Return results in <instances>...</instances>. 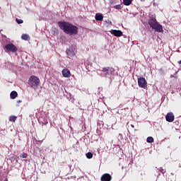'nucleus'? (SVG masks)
<instances>
[{"mask_svg":"<svg viewBox=\"0 0 181 181\" xmlns=\"http://www.w3.org/2000/svg\"><path fill=\"white\" fill-rule=\"evenodd\" d=\"M21 39L23 40H29L30 39V37H29V35H28V34H23L21 35Z\"/></svg>","mask_w":181,"mask_h":181,"instance_id":"nucleus-15","label":"nucleus"},{"mask_svg":"<svg viewBox=\"0 0 181 181\" xmlns=\"http://www.w3.org/2000/svg\"><path fill=\"white\" fill-rule=\"evenodd\" d=\"M6 181H8V180H6Z\"/></svg>","mask_w":181,"mask_h":181,"instance_id":"nucleus-29","label":"nucleus"},{"mask_svg":"<svg viewBox=\"0 0 181 181\" xmlns=\"http://www.w3.org/2000/svg\"><path fill=\"white\" fill-rule=\"evenodd\" d=\"M38 122H40V124H43L44 125L49 124L46 114L44 113L42 116L39 117Z\"/></svg>","mask_w":181,"mask_h":181,"instance_id":"nucleus-7","label":"nucleus"},{"mask_svg":"<svg viewBox=\"0 0 181 181\" xmlns=\"http://www.w3.org/2000/svg\"><path fill=\"white\" fill-rule=\"evenodd\" d=\"M165 119L168 122H173L175 121V115L172 112H168L165 116Z\"/></svg>","mask_w":181,"mask_h":181,"instance_id":"nucleus-8","label":"nucleus"},{"mask_svg":"<svg viewBox=\"0 0 181 181\" xmlns=\"http://www.w3.org/2000/svg\"><path fill=\"white\" fill-rule=\"evenodd\" d=\"M16 21L18 25L23 23V20H22V19L16 18Z\"/></svg>","mask_w":181,"mask_h":181,"instance_id":"nucleus-21","label":"nucleus"},{"mask_svg":"<svg viewBox=\"0 0 181 181\" xmlns=\"http://www.w3.org/2000/svg\"><path fill=\"white\" fill-rule=\"evenodd\" d=\"M179 64H181V60L178 62Z\"/></svg>","mask_w":181,"mask_h":181,"instance_id":"nucleus-27","label":"nucleus"},{"mask_svg":"<svg viewBox=\"0 0 181 181\" xmlns=\"http://www.w3.org/2000/svg\"><path fill=\"white\" fill-rule=\"evenodd\" d=\"M70 70L67 69H64L62 70V76L64 77H70Z\"/></svg>","mask_w":181,"mask_h":181,"instance_id":"nucleus-11","label":"nucleus"},{"mask_svg":"<svg viewBox=\"0 0 181 181\" xmlns=\"http://www.w3.org/2000/svg\"><path fill=\"white\" fill-rule=\"evenodd\" d=\"M110 33L112 35H114V36H115L116 37H121V36H122L123 35L122 31L118 30H112L110 31Z\"/></svg>","mask_w":181,"mask_h":181,"instance_id":"nucleus-10","label":"nucleus"},{"mask_svg":"<svg viewBox=\"0 0 181 181\" xmlns=\"http://www.w3.org/2000/svg\"><path fill=\"white\" fill-rule=\"evenodd\" d=\"M141 2H145V0H141Z\"/></svg>","mask_w":181,"mask_h":181,"instance_id":"nucleus-28","label":"nucleus"},{"mask_svg":"<svg viewBox=\"0 0 181 181\" xmlns=\"http://www.w3.org/2000/svg\"><path fill=\"white\" fill-rule=\"evenodd\" d=\"M112 179V177L111 176V175L108 173L103 174L100 177L101 181H111Z\"/></svg>","mask_w":181,"mask_h":181,"instance_id":"nucleus-9","label":"nucleus"},{"mask_svg":"<svg viewBox=\"0 0 181 181\" xmlns=\"http://www.w3.org/2000/svg\"><path fill=\"white\" fill-rule=\"evenodd\" d=\"M10 97L11 100H15V98L18 97V92L13 90L10 94Z\"/></svg>","mask_w":181,"mask_h":181,"instance_id":"nucleus-13","label":"nucleus"},{"mask_svg":"<svg viewBox=\"0 0 181 181\" xmlns=\"http://www.w3.org/2000/svg\"><path fill=\"white\" fill-rule=\"evenodd\" d=\"M132 128H135V126L134 124H131Z\"/></svg>","mask_w":181,"mask_h":181,"instance_id":"nucleus-24","label":"nucleus"},{"mask_svg":"<svg viewBox=\"0 0 181 181\" xmlns=\"http://www.w3.org/2000/svg\"><path fill=\"white\" fill-rule=\"evenodd\" d=\"M138 86L140 87V88H146V86L148 84V82H146V79L144 77L138 78Z\"/></svg>","mask_w":181,"mask_h":181,"instance_id":"nucleus-5","label":"nucleus"},{"mask_svg":"<svg viewBox=\"0 0 181 181\" xmlns=\"http://www.w3.org/2000/svg\"><path fill=\"white\" fill-rule=\"evenodd\" d=\"M66 53L69 57V59H71L73 56H74V51L73 49H66Z\"/></svg>","mask_w":181,"mask_h":181,"instance_id":"nucleus-12","label":"nucleus"},{"mask_svg":"<svg viewBox=\"0 0 181 181\" xmlns=\"http://www.w3.org/2000/svg\"><path fill=\"white\" fill-rule=\"evenodd\" d=\"M5 49L6 51L11 52L12 53L18 52V47H16L13 44H7L5 46Z\"/></svg>","mask_w":181,"mask_h":181,"instance_id":"nucleus-6","label":"nucleus"},{"mask_svg":"<svg viewBox=\"0 0 181 181\" xmlns=\"http://www.w3.org/2000/svg\"><path fill=\"white\" fill-rule=\"evenodd\" d=\"M148 25L156 32H158L159 33H163V27L162 26V25L158 23V21H156V18H150L148 20Z\"/></svg>","mask_w":181,"mask_h":181,"instance_id":"nucleus-2","label":"nucleus"},{"mask_svg":"<svg viewBox=\"0 0 181 181\" xmlns=\"http://www.w3.org/2000/svg\"><path fill=\"white\" fill-rule=\"evenodd\" d=\"M86 156L88 159H92L93 158V154L91 152H88L86 154Z\"/></svg>","mask_w":181,"mask_h":181,"instance_id":"nucleus-19","label":"nucleus"},{"mask_svg":"<svg viewBox=\"0 0 181 181\" xmlns=\"http://www.w3.org/2000/svg\"><path fill=\"white\" fill-rule=\"evenodd\" d=\"M95 20L96 21H103V19H104V16H103V14H98V13H96L95 14Z\"/></svg>","mask_w":181,"mask_h":181,"instance_id":"nucleus-14","label":"nucleus"},{"mask_svg":"<svg viewBox=\"0 0 181 181\" xmlns=\"http://www.w3.org/2000/svg\"><path fill=\"white\" fill-rule=\"evenodd\" d=\"M115 9H121V4H118L114 6Z\"/></svg>","mask_w":181,"mask_h":181,"instance_id":"nucleus-22","label":"nucleus"},{"mask_svg":"<svg viewBox=\"0 0 181 181\" xmlns=\"http://www.w3.org/2000/svg\"><path fill=\"white\" fill-rule=\"evenodd\" d=\"M160 170L161 171V173H163V169H160Z\"/></svg>","mask_w":181,"mask_h":181,"instance_id":"nucleus-26","label":"nucleus"},{"mask_svg":"<svg viewBox=\"0 0 181 181\" xmlns=\"http://www.w3.org/2000/svg\"><path fill=\"white\" fill-rule=\"evenodd\" d=\"M170 78H175V80L177 79V76L176 75H170Z\"/></svg>","mask_w":181,"mask_h":181,"instance_id":"nucleus-23","label":"nucleus"},{"mask_svg":"<svg viewBox=\"0 0 181 181\" xmlns=\"http://www.w3.org/2000/svg\"><path fill=\"white\" fill-rule=\"evenodd\" d=\"M20 157L23 158V159H25V158H28V153H23L21 154Z\"/></svg>","mask_w":181,"mask_h":181,"instance_id":"nucleus-20","label":"nucleus"},{"mask_svg":"<svg viewBox=\"0 0 181 181\" xmlns=\"http://www.w3.org/2000/svg\"><path fill=\"white\" fill-rule=\"evenodd\" d=\"M28 84L32 88H37L39 84H40V79L35 76H31L28 80Z\"/></svg>","mask_w":181,"mask_h":181,"instance_id":"nucleus-3","label":"nucleus"},{"mask_svg":"<svg viewBox=\"0 0 181 181\" xmlns=\"http://www.w3.org/2000/svg\"><path fill=\"white\" fill-rule=\"evenodd\" d=\"M16 116H10L9 121L11 122H15V121H16Z\"/></svg>","mask_w":181,"mask_h":181,"instance_id":"nucleus-18","label":"nucleus"},{"mask_svg":"<svg viewBox=\"0 0 181 181\" xmlns=\"http://www.w3.org/2000/svg\"><path fill=\"white\" fill-rule=\"evenodd\" d=\"M58 25L59 27V29L64 30L66 35H76L78 33V28L70 23H67L65 21H59Z\"/></svg>","mask_w":181,"mask_h":181,"instance_id":"nucleus-1","label":"nucleus"},{"mask_svg":"<svg viewBox=\"0 0 181 181\" xmlns=\"http://www.w3.org/2000/svg\"><path fill=\"white\" fill-rule=\"evenodd\" d=\"M123 4L126 5V6H129V5L132 4V0H123Z\"/></svg>","mask_w":181,"mask_h":181,"instance_id":"nucleus-16","label":"nucleus"},{"mask_svg":"<svg viewBox=\"0 0 181 181\" xmlns=\"http://www.w3.org/2000/svg\"><path fill=\"white\" fill-rule=\"evenodd\" d=\"M17 103L19 104V103H22V100H18Z\"/></svg>","mask_w":181,"mask_h":181,"instance_id":"nucleus-25","label":"nucleus"},{"mask_svg":"<svg viewBox=\"0 0 181 181\" xmlns=\"http://www.w3.org/2000/svg\"><path fill=\"white\" fill-rule=\"evenodd\" d=\"M102 71L105 77H110L115 71V69L112 67H105L103 68Z\"/></svg>","mask_w":181,"mask_h":181,"instance_id":"nucleus-4","label":"nucleus"},{"mask_svg":"<svg viewBox=\"0 0 181 181\" xmlns=\"http://www.w3.org/2000/svg\"><path fill=\"white\" fill-rule=\"evenodd\" d=\"M154 139H153V137L152 136H148L147 139H146V142H148V144H152L153 142Z\"/></svg>","mask_w":181,"mask_h":181,"instance_id":"nucleus-17","label":"nucleus"}]
</instances>
